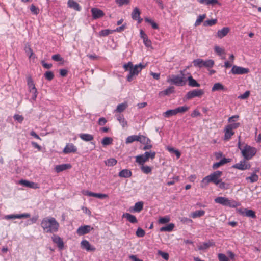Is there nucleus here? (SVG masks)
Returning a JSON list of instances; mask_svg holds the SVG:
<instances>
[{
    "label": "nucleus",
    "instance_id": "nucleus-1",
    "mask_svg": "<svg viewBox=\"0 0 261 261\" xmlns=\"http://www.w3.org/2000/svg\"><path fill=\"white\" fill-rule=\"evenodd\" d=\"M41 226L46 233L57 232L59 227V224L55 218L47 217L44 218L41 222Z\"/></svg>",
    "mask_w": 261,
    "mask_h": 261
},
{
    "label": "nucleus",
    "instance_id": "nucleus-2",
    "mask_svg": "<svg viewBox=\"0 0 261 261\" xmlns=\"http://www.w3.org/2000/svg\"><path fill=\"white\" fill-rule=\"evenodd\" d=\"M222 174V171H216L212 173L209 175L205 176L201 180L200 186L202 188L206 187L210 182H213L216 185H218L221 179H220Z\"/></svg>",
    "mask_w": 261,
    "mask_h": 261
},
{
    "label": "nucleus",
    "instance_id": "nucleus-3",
    "mask_svg": "<svg viewBox=\"0 0 261 261\" xmlns=\"http://www.w3.org/2000/svg\"><path fill=\"white\" fill-rule=\"evenodd\" d=\"M184 72L185 70H181L179 75H171L170 78L168 79V82L178 86L185 85L186 83L187 79L185 77Z\"/></svg>",
    "mask_w": 261,
    "mask_h": 261
},
{
    "label": "nucleus",
    "instance_id": "nucleus-4",
    "mask_svg": "<svg viewBox=\"0 0 261 261\" xmlns=\"http://www.w3.org/2000/svg\"><path fill=\"white\" fill-rule=\"evenodd\" d=\"M217 203L221 204L223 206L230 207H236L240 205V203L232 199H229L224 197H218L214 200Z\"/></svg>",
    "mask_w": 261,
    "mask_h": 261
},
{
    "label": "nucleus",
    "instance_id": "nucleus-5",
    "mask_svg": "<svg viewBox=\"0 0 261 261\" xmlns=\"http://www.w3.org/2000/svg\"><path fill=\"white\" fill-rule=\"evenodd\" d=\"M257 150L256 148L245 144L242 149V155L245 159L250 160L256 154Z\"/></svg>",
    "mask_w": 261,
    "mask_h": 261
},
{
    "label": "nucleus",
    "instance_id": "nucleus-6",
    "mask_svg": "<svg viewBox=\"0 0 261 261\" xmlns=\"http://www.w3.org/2000/svg\"><path fill=\"white\" fill-rule=\"evenodd\" d=\"M145 67V66L143 65L141 63L133 66L131 69H129V74L126 77L127 81L128 82L132 81Z\"/></svg>",
    "mask_w": 261,
    "mask_h": 261
},
{
    "label": "nucleus",
    "instance_id": "nucleus-7",
    "mask_svg": "<svg viewBox=\"0 0 261 261\" xmlns=\"http://www.w3.org/2000/svg\"><path fill=\"white\" fill-rule=\"evenodd\" d=\"M193 65L198 68H212L214 65V61L212 59L204 61L201 59H195L193 61Z\"/></svg>",
    "mask_w": 261,
    "mask_h": 261
},
{
    "label": "nucleus",
    "instance_id": "nucleus-8",
    "mask_svg": "<svg viewBox=\"0 0 261 261\" xmlns=\"http://www.w3.org/2000/svg\"><path fill=\"white\" fill-rule=\"evenodd\" d=\"M249 72V69L247 68H244L236 65L232 66V69L229 73L235 75H243L247 74Z\"/></svg>",
    "mask_w": 261,
    "mask_h": 261
},
{
    "label": "nucleus",
    "instance_id": "nucleus-9",
    "mask_svg": "<svg viewBox=\"0 0 261 261\" xmlns=\"http://www.w3.org/2000/svg\"><path fill=\"white\" fill-rule=\"evenodd\" d=\"M204 94V91L202 89H194L188 92L186 95L187 99H191L194 97H201Z\"/></svg>",
    "mask_w": 261,
    "mask_h": 261
},
{
    "label": "nucleus",
    "instance_id": "nucleus-10",
    "mask_svg": "<svg viewBox=\"0 0 261 261\" xmlns=\"http://www.w3.org/2000/svg\"><path fill=\"white\" fill-rule=\"evenodd\" d=\"M246 161L247 159H245L243 158V159L240 161L239 163H237L232 166V167L235 169H237L240 170H245L246 169H249L251 167L250 164L247 162Z\"/></svg>",
    "mask_w": 261,
    "mask_h": 261
},
{
    "label": "nucleus",
    "instance_id": "nucleus-11",
    "mask_svg": "<svg viewBox=\"0 0 261 261\" xmlns=\"http://www.w3.org/2000/svg\"><path fill=\"white\" fill-rule=\"evenodd\" d=\"M237 212L242 216H246L251 218H256L255 212L252 210H248L247 208L244 209H237Z\"/></svg>",
    "mask_w": 261,
    "mask_h": 261
},
{
    "label": "nucleus",
    "instance_id": "nucleus-12",
    "mask_svg": "<svg viewBox=\"0 0 261 261\" xmlns=\"http://www.w3.org/2000/svg\"><path fill=\"white\" fill-rule=\"evenodd\" d=\"M30 214L29 213H24L21 214H11L5 215L4 219L6 220H10L13 219H21V218H28L30 217Z\"/></svg>",
    "mask_w": 261,
    "mask_h": 261
},
{
    "label": "nucleus",
    "instance_id": "nucleus-13",
    "mask_svg": "<svg viewBox=\"0 0 261 261\" xmlns=\"http://www.w3.org/2000/svg\"><path fill=\"white\" fill-rule=\"evenodd\" d=\"M92 18L93 19H97L102 17L105 15L103 12L97 8H93L91 10Z\"/></svg>",
    "mask_w": 261,
    "mask_h": 261
},
{
    "label": "nucleus",
    "instance_id": "nucleus-14",
    "mask_svg": "<svg viewBox=\"0 0 261 261\" xmlns=\"http://www.w3.org/2000/svg\"><path fill=\"white\" fill-rule=\"evenodd\" d=\"M93 228L90 225H84L79 227L76 232L79 236H83L88 233Z\"/></svg>",
    "mask_w": 261,
    "mask_h": 261
},
{
    "label": "nucleus",
    "instance_id": "nucleus-15",
    "mask_svg": "<svg viewBox=\"0 0 261 261\" xmlns=\"http://www.w3.org/2000/svg\"><path fill=\"white\" fill-rule=\"evenodd\" d=\"M83 194L88 196L96 197L99 199H104L108 197V195L107 194L102 193H96L89 191H84Z\"/></svg>",
    "mask_w": 261,
    "mask_h": 261
},
{
    "label": "nucleus",
    "instance_id": "nucleus-16",
    "mask_svg": "<svg viewBox=\"0 0 261 261\" xmlns=\"http://www.w3.org/2000/svg\"><path fill=\"white\" fill-rule=\"evenodd\" d=\"M53 242L56 244L59 249L62 250L64 248V242L62 239L57 235H53L51 237Z\"/></svg>",
    "mask_w": 261,
    "mask_h": 261
},
{
    "label": "nucleus",
    "instance_id": "nucleus-17",
    "mask_svg": "<svg viewBox=\"0 0 261 261\" xmlns=\"http://www.w3.org/2000/svg\"><path fill=\"white\" fill-rule=\"evenodd\" d=\"M19 183L25 187H29L34 189L39 188V186L37 183L33 182L27 180H20Z\"/></svg>",
    "mask_w": 261,
    "mask_h": 261
},
{
    "label": "nucleus",
    "instance_id": "nucleus-18",
    "mask_svg": "<svg viewBox=\"0 0 261 261\" xmlns=\"http://www.w3.org/2000/svg\"><path fill=\"white\" fill-rule=\"evenodd\" d=\"M140 11L137 7L134 9L132 13V18L135 20H137L139 23H140L142 19L140 16Z\"/></svg>",
    "mask_w": 261,
    "mask_h": 261
},
{
    "label": "nucleus",
    "instance_id": "nucleus-19",
    "mask_svg": "<svg viewBox=\"0 0 261 261\" xmlns=\"http://www.w3.org/2000/svg\"><path fill=\"white\" fill-rule=\"evenodd\" d=\"M81 245L82 248L86 249L88 251H94L95 250V248L92 246L89 242L86 240L81 241Z\"/></svg>",
    "mask_w": 261,
    "mask_h": 261
},
{
    "label": "nucleus",
    "instance_id": "nucleus-20",
    "mask_svg": "<svg viewBox=\"0 0 261 261\" xmlns=\"http://www.w3.org/2000/svg\"><path fill=\"white\" fill-rule=\"evenodd\" d=\"M143 208V202L142 201H139L136 202L133 207H132L129 208V211L131 212H140Z\"/></svg>",
    "mask_w": 261,
    "mask_h": 261
},
{
    "label": "nucleus",
    "instance_id": "nucleus-21",
    "mask_svg": "<svg viewBox=\"0 0 261 261\" xmlns=\"http://www.w3.org/2000/svg\"><path fill=\"white\" fill-rule=\"evenodd\" d=\"M77 150L76 147L72 143L67 144L63 149V152L65 154L75 152Z\"/></svg>",
    "mask_w": 261,
    "mask_h": 261
},
{
    "label": "nucleus",
    "instance_id": "nucleus-22",
    "mask_svg": "<svg viewBox=\"0 0 261 261\" xmlns=\"http://www.w3.org/2000/svg\"><path fill=\"white\" fill-rule=\"evenodd\" d=\"M67 5L68 7L72 8L77 11H80L81 10V7L74 0H68Z\"/></svg>",
    "mask_w": 261,
    "mask_h": 261
},
{
    "label": "nucleus",
    "instance_id": "nucleus-23",
    "mask_svg": "<svg viewBox=\"0 0 261 261\" xmlns=\"http://www.w3.org/2000/svg\"><path fill=\"white\" fill-rule=\"evenodd\" d=\"M224 140H229L231 137L234 134V132L230 129L229 127H228L227 125L225 126L224 128Z\"/></svg>",
    "mask_w": 261,
    "mask_h": 261
},
{
    "label": "nucleus",
    "instance_id": "nucleus-24",
    "mask_svg": "<svg viewBox=\"0 0 261 261\" xmlns=\"http://www.w3.org/2000/svg\"><path fill=\"white\" fill-rule=\"evenodd\" d=\"M71 168V165L70 164H63L57 165L55 167V170L57 173H59Z\"/></svg>",
    "mask_w": 261,
    "mask_h": 261
},
{
    "label": "nucleus",
    "instance_id": "nucleus-25",
    "mask_svg": "<svg viewBox=\"0 0 261 261\" xmlns=\"http://www.w3.org/2000/svg\"><path fill=\"white\" fill-rule=\"evenodd\" d=\"M140 36L143 40V42L146 46L150 47L151 45V42L148 39L147 35L144 33L143 30L140 31Z\"/></svg>",
    "mask_w": 261,
    "mask_h": 261
},
{
    "label": "nucleus",
    "instance_id": "nucleus-26",
    "mask_svg": "<svg viewBox=\"0 0 261 261\" xmlns=\"http://www.w3.org/2000/svg\"><path fill=\"white\" fill-rule=\"evenodd\" d=\"M122 217L125 218L126 220L131 223H136L138 221L136 217L129 213H126L123 214Z\"/></svg>",
    "mask_w": 261,
    "mask_h": 261
},
{
    "label": "nucleus",
    "instance_id": "nucleus-27",
    "mask_svg": "<svg viewBox=\"0 0 261 261\" xmlns=\"http://www.w3.org/2000/svg\"><path fill=\"white\" fill-rule=\"evenodd\" d=\"M230 29L228 27H224L222 29L218 31L217 36L219 38H222L225 36L229 32Z\"/></svg>",
    "mask_w": 261,
    "mask_h": 261
},
{
    "label": "nucleus",
    "instance_id": "nucleus-28",
    "mask_svg": "<svg viewBox=\"0 0 261 261\" xmlns=\"http://www.w3.org/2000/svg\"><path fill=\"white\" fill-rule=\"evenodd\" d=\"M79 136L84 141H91L94 139L93 136L89 134L81 133L79 135Z\"/></svg>",
    "mask_w": 261,
    "mask_h": 261
},
{
    "label": "nucleus",
    "instance_id": "nucleus-29",
    "mask_svg": "<svg viewBox=\"0 0 261 261\" xmlns=\"http://www.w3.org/2000/svg\"><path fill=\"white\" fill-rule=\"evenodd\" d=\"M118 175L120 177L128 178L132 176V173L130 170L125 169L120 171Z\"/></svg>",
    "mask_w": 261,
    "mask_h": 261
},
{
    "label": "nucleus",
    "instance_id": "nucleus-30",
    "mask_svg": "<svg viewBox=\"0 0 261 261\" xmlns=\"http://www.w3.org/2000/svg\"><path fill=\"white\" fill-rule=\"evenodd\" d=\"M186 79L187 81H188V85L189 86L192 87H200V85L195 79H194L191 75H190Z\"/></svg>",
    "mask_w": 261,
    "mask_h": 261
},
{
    "label": "nucleus",
    "instance_id": "nucleus-31",
    "mask_svg": "<svg viewBox=\"0 0 261 261\" xmlns=\"http://www.w3.org/2000/svg\"><path fill=\"white\" fill-rule=\"evenodd\" d=\"M230 162L229 159L223 158L220 161L216 162L213 165V168L216 169L222 165H224Z\"/></svg>",
    "mask_w": 261,
    "mask_h": 261
},
{
    "label": "nucleus",
    "instance_id": "nucleus-32",
    "mask_svg": "<svg viewBox=\"0 0 261 261\" xmlns=\"http://www.w3.org/2000/svg\"><path fill=\"white\" fill-rule=\"evenodd\" d=\"M136 162L140 165H144V164L147 161L144 156L143 154L136 156Z\"/></svg>",
    "mask_w": 261,
    "mask_h": 261
},
{
    "label": "nucleus",
    "instance_id": "nucleus-33",
    "mask_svg": "<svg viewBox=\"0 0 261 261\" xmlns=\"http://www.w3.org/2000/svg\"><path fill=\"white\" fill-rule=\"evenodd\" d=\"M175 225L173 223H170L165 226L162 227L160 228V231L161 232H170L172 231Z\"/></svg>",
    "mask_w": 261,
    "mask_h": 261
},
{
    "label": "nucleus",
    "instance_id": "nucleus-34",
    "mask_svg": "<svg viewBox=\"0 0 261 261\" xmlns=\"http://www.w3.org/2000/svg\"><path fill=\"white\" fill-rule=\"evenodd\" d=\"M174 91V88L173 87H169L168 88L164 91H162L159 93L160 96L163 95H168Z\"/></svg>",
    "mask_w": 261,
    "mask_h": 261
},
{
    "label": "nucleus",
    "instance_id": "nucleus-35",
    "mask_svg": "<svg viewBox=\"0 0 261 261\" xmlns=\"http://www.w3.org/2000/svg\"><path fill=\"white\" fill-rule=\"evenodd\" d=\"M117 119L119 122L122 127L124 128L127 126V122L122 115H119L117 116Z\"/></svg>",
    "mask_w": 261,
    "mask_h": 261
},
{
    "label": "nucleus",
    "instance_id": "nucleus-36",
    "mask_svg": "<svg viewBox=\"0 0 261 261\" xmlns=\"http://www.w3.org/2000/svg\"><path fill=\"white\" fill-rule=\"evenodd\" d=\"M225 87L224 86L220 83H215L212 88V91L214 92L216 91H219V90H224Z\"/></svg>",
    "mask_w": 261,
    "mask_h": 261
},
{
    "label": "nucleus",
    "instance_id": "nucleus-37",
    "mask_svg": "<svg viewBox=\"0 0 261 261\" xmlns=\"http://www.w3.org/2000/svg\"><path fill=\"white\" fill-rule=\"evenodd\" d=\"M127 106H128L127 103L126 102L119 104L117 106V108L115 111L117 112L121 113V112H123L124 110H125L126 109V108L127 107Z\"/></svg>",
    "mask_w": 261,
    "mask_h": 261
},
{
    "label": "nucleus",
    "instance_id": "nucleus-38",
    "mask_svg": "<svg viewBox=\"0 0 261 261\" xmlns=\"http://www.w3.org/2000/svg\"><path fill=\"white\" fill-rule=\"evenodd\" d=\"M27 85L28 86L29 91H30V90H32V91H34V89H36L35 84L33 81V80L31 77H28L27 78Z\"/></svg>",
    "mask_w": 261,
    "mask_h": 261
},
{
    "label": "nucleus",
    "instance_id": "nucleus-39",
    "mask_svg": "<svg viewBox=\"0 0 261 261\" xmlns=\"http://www.w3.org/2000/svg\"><path fill=\"white\" fill-rule=\"evenodd\" d=\"M134 141L138 142V135H132L127 137L126 139L125 143L129 144Z\"/></svg>",
    "mask_w": 261,
    "mask_h": 261
},
{
    "label": "nucleus",
    "instance_id": "nucleus-40",
    "mask_svg": "<svg viewBox=\"0 0 261 261\" xmlns=\"http://www.w3.org/2000/svg\"><path fill=\"white\" fill-rule=\"evenodd\" d=\"M200 4H205L206 5H214L216 4H220L218 0H198Z\"/></svg>",
    "mask_w": 261,
    "mask_h": 261
},
{
    "label": "nucleus",
    "instance_id": "nucleus-41",
    "mask_svg": "<svg viewBox=\"0 0 261 261\" xmlns=\"http://www.w3.org/2000/svg\"><path fill=\"white\" fill-rule=\"evenodd\" d=\"M189 109L190 107L186 105H184L183 106L176 108L175 109L176 114H177L178 113H184L187 111Z\"/></svg>",
    "mask_w": 261,
    "mask_h": 261
},
{
    "label": "nucleus",
    "instance_id": "nucleus-42",
    "mask_svg": "<svg viewBox=\"0 0 261 261\" xmlns=\"http://www.w3.org/2000/svg\"><path fill=\"white\" fill-rule=\"evenodd\" d=\"M176 115V113L175 109L173 110H168L165 112L164 113H163V116L166 118H169L171 116H174Z\"/></svg>",
    "mask_w": 261,
    "mask_h": 261
},
{
    "label": "nucleus",
    "instance_id": "nucleus-43",
    "mask_svg": "<svg viewBox=\"0 0 261 261\" xmlns=\"http://www.w3.org/2000/svg\"><path fill=\"white\" fill-rule=\"evenodd\" d=\"M258 179V176L256 174L255 172L251 174L250 176L247 177L246 178V180H249L251 183L256 182Z\"/></svg>",
    "mask_w": 261,
    "mask_h": 261
},
{
    "label": "nucleus",
    "instance_id": "nucleus-44",
    "mask_svg": "<svg viewBox=\"0 0 261 261\" xmlns=\"http://www.w3.org/2000/svg\"><path fill=\"white\" fill-rule=\"evenodd\" d=\"M155 154L156 153L154 151H146L143 154L147 161H148L149 159H151V160L154 159L155 158Z\"/></svg>",
    "mask_w": 261,
    "mask_h": 261
},
{
    "label": "nucleus",
    "instance_id": "nucleus-45",
    "mask_svg": "<svg viewBox=\"0 0 261 261\" xmlns=\"http://www.w3.org/2000/svg\"><path fill=\"white\" fill-rule=\"evenodd\" d=\"M205 214V212L203 210H198L192 213L191 216L193 218L197 217H200L203 216Z\"/></svg>",
    "mask_w": 261,
    "mask_h": 261
},
{
    "label": "nucleus",
    "instance_id": "nucleus-46",
    "mask_svg": "<svg viewBox=\"0 0 261 261\" xmlns=\"http://www.w3.org/2000/svg\"><path fill=\"white\" fill-rule=\"evenodd\" d=\"M206 14L200 15L198 16L197 20H196L194 25L198 26L200 24V23L203 21V20L206 18Z\"/></svg>",
    "mask_w": 261,
    "mask_h": 261
},
{
    "label": "nucleus",
    "instance_id": "nucleus-47",
    "mask_svg": "<svg viewBox=\"0 0 261 261\" xmlns=\"http://www.w3.org/2000/svg\"><path fill=\"white\" fill-rule=\"evenodd\" d=\"M113 139L111 137H106L103 138L101 141V143L103 145H109L112 143Z\"/></svg>",
    "mask_w": 261,
    "mask_h": 261
},
{
    "label": "nucleus",
    "instance_id": "nucleus-48",
    "mask_svg": "<svg viewBox=\"0 0 261 261\" xmlns=\"http://www.w3.org/2000/svg\"><path fill=\"white\" fill-rule=\"evenodd\" d=\"M141 170L142 172H143L145 174H149L151 173L152 171V168L150 166H147V165H142L141 167Z\"/></svg>",
    "mask_w": 261,
    "mask_h": 261
},
{
    "label": "nucleus",
    "instance_id": "nucleus-49",
    "mask_svg": "<svg viewBox=\"0 0 261 261\" xmlns=\"http://www.w3.org/2000/svg\"><path fill=\"white\" fill-rule=\"evenodd\" d=\"M24 50L25 53L28 55L29 58H31V56L33 55V51L31 49L30 45L28 43H27L25 45Z\"/></svg>",
    "mask_w": 261,
    "mask_h": 261
},
{
    "label": "nucleus",
    "instance_id": "nucleus-50",
    "mask_svg": "<svg viewBox=\"0 0 261 261\" xmlns=\"http://www.w3.org/2000/svg\"><path fill=\"white\" fill-rule=\"evenodd\" d=\"M117 160L114 158H111L105 161V164L108 166H113L117 164Z\"/></svg>",
    "mask_w": 261,
    "mask_h": 261
},
{
    "label": "nucleus",
    "instance_id": "nucleus-51",
    "mask_svg": "<svg viewBox=\"0 0 261 261\" xmlns=\"http://www.w3.org/2000/svg\"><path fill=\"white\" fill-rule=\"evenodd\" d=\"M214 245V243L213 242H208L206 243H204L202 246H200L199 247V250H204L206 249L209 247Z\"/></svg>",
    "mask_w": 261,
    "mask_h": 261
},
{
    "label": "nucleus",
    "instance_id": "nucleus-52",
    "mask_svg": "<svg viewBox=\"0 0 261 261\" xmlns=\"http://www.w3.org/2000/svg\"><path fill=\"white\" fill-rule=\"evenodd\" d=\"M217 19H211L207 20L204 22L203 25L204 26H212L215 24L217 23Z\"/></svg>",
    "mask_w": 261,
    "mask_h": 261
},
{
    "label": "nucleus",
    "instance_id": "nucleus-53",
    "mask_svg": "<svg viewBox=\"0 0 261 261\" xmlns=\"http://www.w3.org/2000/svg\"><path fill=\"white\" fill-rule=\"evenodd\" d=\"M130 0H115L116 3L119 6L126 5L129 4Z\"/></svg>",
    "mask_w": 261,
    "mask_h": 261
},
{
    "label": "nucleus",
    "instance_id": "nucleus-54",
    "mask_svg": "<svg viewBox=\"0 0 261 261\" xmlns=\"http://www.w3.org/2000/svg\"><path fill=\"white\" fill-rule=\"evenodd\" d=\"M44 77L48 81L52 80L54 77V73L52 71H46L44 74Z\"/></svg>",
    "mask_w": 261,
    "mask_h": 261
},
{
    "label": "nucleus",
    "instance_id": "nucleus-55",
    "mask_svg": "<svg viewBox=\"0 0 261 261\" xmlns=\"http://www.w3.org/2000/svg\"><path fill=\"white\" fill-rule=\"evenodd\" d=\"M136 234L137 237L141 238L143 237L145 234V231L142 228L139 227L136 232Z\"/></svg>",
    "mask_w": 261,
    "mask_h": 261
},
{
    "label": "nucleus",
    "instance_id": "nucleus-56",
    "mask_svg": "<svg viewBox=\"0 0 261 261\" xmlns=\"http://www.w3.org/2000/svg\"><path fill=\"white\" fill-rule=\"evenodd\" d=\"M158 254L161 255L166 260H168L169 258V254L166 252H163L161 250H158Z\"/></svg>",
    "mask_w": 261,
    "mask_h": 261
},
{
    "label": "nucleus",
    "instance_id": "nucleus-57",
    "mask_svg": "<svg viewBox=\"0 0 261 261\" xmlns=\"http://www.w3.org/2000/svg\"><path fill=\"white\" fill-rule=\"evenodd\" d=\"M169 221H170V218L167 216H166L163 217H161L159 220V222L160 224H165V223L169 222Z\"/></svg>",
    "mask_w": 261,
    "mask_h": 261
},
{
    "label": "nucleus",
    "instance_id": "nucleus-58",
    "mask_svg": "<svg viewBox=\"0 0 261 261\" xmlns=\"http://www.w3.org/2000/svg\"><path fill=\"white\" fill-rule=\"evenodd\" d=\"M218 185H219V187L221 189L227 190L229 188V184L225 183L224 182H222L221 181Z\"/></svg>",
    "mask_w": 261,
    "mask_h": 261
},
{
    "label": "nucleus",
    "instance_id": "nucleus-59",
    "mask_svg": "<svg viewBox=\"0 0 261 261\" xmlns=\"http://www.w3.org/2000/svg\"><path fill=\"white\" fill-rule=\"evenodd\" d=\"M51 59L55 61H64V59L59 54H55L52 56Z\"/></svg>",
    "mask_w": 261,
    "mask_h": 261
},
{
    "label": "nucleus",
    "instance_id": "nucleus-60",
    "mask_svg": "<svg viewBox=\"0 0 261 261\" xmlns=\"http://www.w3.org/2000/svg\"><path fill=\"white\" fill-rule=\"evenodd\" d=\"M146 140H147V141H149V138L143 135H138V142L143 144L145 143Z\"/></svg>",
    "mask_w": 261,
    "mask_h": 261
},
{
    "label": "nucleus",
    "instance_id": "nucleus-61",
    "mask_svg": "<svg viewBox=\"0 0 261 261\" xmlns=\"http://www.w3.org/2000/svg\"><path fill=\"white\" fill-rule=\"evenodd\" d=\"M218 258L219 261H229L228 258L223 253H219Z\"/></svg>",
    "mask_w": 261,
    "mask_h": 261
},
{
    "label": "nucleus",
    "instance_id": "nucleus-62",
    "mask_svg": "<svg viewBox=\"0 0 261 261\" xmlns=\"http://www.w3.org/2000/svg\"><path fill=\"white\" fill-rule=\"evenodd\" d=\"M112 31L109 29H105L99 32V35L100 36H107L111 33Z\"/></svg>",
    "mask_w": 261,
    "mask_h": 261
},
{
    "label": "nucleus",
    "instance_id": "nucleus-63",
    "mask_svg": "<svg viewBox=\"0 0 261 261\" xmlns=\"http://www.w3.org/2000/svg\"><path fill=\"white\" fill-rule=\"evenodd\" d=\"M180 221L186 224H189L192 223V220L187 217H181L180 218Z\"/></svg>",
    "mask_w": 261,
    "mask_h": 261
},
{
    "label": "nucleus",
    "instance_id": "nucleus-64",
    "mask_svg": "<svg viewBox=\"0 0 261 261\" xmlns=\"http://www.w3.org/2000/svg\"><path fill=\"white\" fill-rule=\"evenodd\" d=\"M30 10L32 13L35 15H37L39 12V9L33 4H32L30 7Z\"/></svg>",
    "mask_w": 261,
    "mask_h": 261
}]
</instances>
